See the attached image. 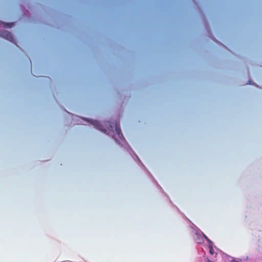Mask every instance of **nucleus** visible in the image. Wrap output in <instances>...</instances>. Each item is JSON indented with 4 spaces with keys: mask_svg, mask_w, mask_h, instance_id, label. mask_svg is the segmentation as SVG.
<instances>
[{
    "mask_svg": "<svg viewBox=\"0 0 262 262\" xmlns=\"http://www.w3.org/2000/svg\"><path fill=\"white\" fill-rule=\"evenodd\" d=\"M104 124L107 126L109 125V127H108V129L110 131H113L115 133V134L113 135V138L116 140H117V137L119 138L122 141L124 140V138L123 134H122L121 130L117 122L111 123L110 122L106 121L104 123Z\"/></svg>",
    "mask_w": 262,
    "mask_h": 262,
    "instance_id": "obj_1",
    "label": "nucleus"
},
{
    "mask_svg": "<svg viewBox=\"0 0 262 262\" xmlns=\"http://www.w3.org/2000/svg\"><path fill=\"white\" fill-rule=\"evenodd\" d=\"M92 124L98 130H100L104 133H107V130L104 128L103 125L97 120H93Z\"/></svg>",
    "mask_w": 262,
    "mask_h": 262,
    "instance_id": "obj_2",
    "label": "nucleus"
},
{
    "mask_svg": "<svg viewBox=\"0 0 262 262\" xmlns=\"http://www.w3.org/2000/svg\"><path fill=\"white\" fill-rule=\"evenodd\" d=\"M2 35L5 38H6V39H7L11 42H14V37H13V35H12V34L10 32H9L8 31H3L2 32Z\"/></svg>",
    "mask_w": 262,
    "mask_h": 262,
    "instance_id": "obj_3",
    "label": "nucleus"
},
{
    "mask_svg": "<svg viewBox=\"0 0 262 262\" xmlns=\"http://www.w3.org/2000/svg\"><path fill=\"white\" fill-rule=\"evenodd\" d=\"M230 262H242V260L240 258H232Z\"/></svg>",
    "mask_w": 262,
    "mask_h": 262,
    "instance_id": "obj_4",
    "label": "nucleus"
},
{
    "mask_svg": "<svg viewBox=\"0 0 262 262\" xmlns=\"http://www.w3.org/2000/svg\"><path fill=\"white\" fill-rule=\"evenodd\" d=\"M209 253L213 255L214 253V251L212 247H209Z\"/></svg>",
    "mask_w": 262,
    "mask_h": 262,
    "instance_id": "obj_5",
    "label": "nucleus"
},
{
    "mask_svg": "<svg viewBox=\"0 0 262 262\" xmlns=\"http://www.w3.org/2000/svg\"><path fill=\"white\" fill-rule=\"evenodd\" d=\"M204 237L209 244L212 243V242L208 238V237L206 235H204Z\"/></svg>",
    "mask_w": 262,
    "mask_h": 262,
    "instance_id": "obj_6",
    "label": "nucleus"
},
{
    "mask_svg": "<svg viewBox=\"0 0 262 262\" xmlns=\"http://www.w3.org/2000/svg\"><path fill=\"white\" fill-rule=\"evenodd\" d=\"M12 24H11V25ZM5 26H6L7 27H11L10 26V24H5Z\"/></svg>",
    "mask_w": 262,
    "mask_h": 262,
    "instance_id": "obj_7",
    "label": "nucleus"
},
{
    "mask_svg": "<svg viewBox=\"0 0 262 262\" xmlns=\"http://www.w3.org/2000/svg\"><path fill=\"white\" fill-rule=\"evenodd\" d=\"M200 239H201V241H200V242H199V243H201V242L203 241L202 238H201Z\"/></svg>",
    "mask_w": 262,
    "mask_h": 262,
    "instance_id": "obj_8",
    "label": "nucleus"
}]
</instances>
